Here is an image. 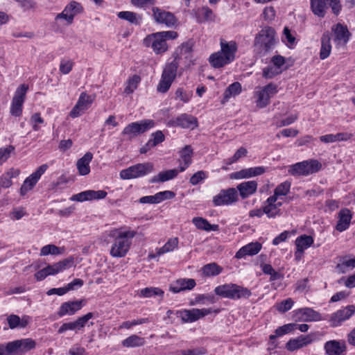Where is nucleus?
Wrapping results in <instances>:
<instances>
[{"label":"nucleus","instance_id":"nucleus-33","mask_svg":"<svg viewBox=\"0 0 355 355\" xmlns=\"http://www.w3.org/2000/svg\"><path fill=\"white\" fill-rule=\"evenodd\" d=\"M296 314L299 315V318L305 322L320 321L322 317L320 313L315 311L311 308H302L296 311Z\"/></svg>","mask_w":355,"mask_h":355},{"label":"nucleus","instance_id":"nucleus-6","mask_svg":"<svg viewBox=\"0 0 355 355\" xmlns=\"http://www.w3.org/2000/svg\"><path fill=\"white\" fill-rule=\"evenodd\" d=\"M154 125L155 121L152 119L132 122L123 128L121 135L125 137V139L131 141L137 136L151 129Z\"/></svg>","mask_w":355,"mask_h":355},{"label":"nucleus","instance_id":"nucleus-58","mask_svg":"<svg viewBox=\"0 0 355 355\" xmlns=\"http://www.w3.org/2000/svg\"><path fill=\"white\" fill-rule=\"evenodd\" d=\"M207 178V173L204 171H198L195 173L190 178L189 182L192 185H197Z\"/></svg>","mask_w":355,"mask_h":355},{"label":"nucleus","instance_id":"nucleus-18","mask_svg":"<svg viewBox=\"0 0 355 355\" xmlns=\"http://www.w3.org/2000/svg\"><path fill=\"white\" fill-rule=\"evenodd\" d=\"M93 317L94 314L89 312L78 318L76 321L63 323L58 330V333L61 334L68 330L80 331L85 327L89 320L92 319Z\"/></svg>","mask_w":355,"mask_h":355},{"label":"nucleus","instance_id":"nucleus-9","mask_svg":"<svg viewBox=\"0 0 355 355\" xmlns=\"http://www.w3.org/2000/svg\"><path fill=\"white\" fill-rule=\"evenodd\" d=\"M28 90V86L25 84L21 85L17 88L12 97L10 108V113L12 116L18 117L22 114L23 105Z\"/></svg>","mask_w":355,"mask_h":355},{"label":"nucleus","instance_id":"nucleus-8","mask_svg":"<svg viewBox=\"0 0 355 355\" xmlns=\"http://www.w3.org/2000/svg\"><path fill=\"white\" fill-rule=\"evenodd\" d=\"M311 8L314 15L324 17L327 8V3L335 15H338L341 10L340 0H310Z\"/></svg>","mask_w":355,"mask_h":355},{"label":"nucleus","instance_id":"nucleus-10","mask_svg":"<svg viewBox=\"0 0 355 355\" xmlns=\"http://www.w3.org/2000/svg\"><path fill=\"white\" fill-rule=\"evenodd\" d=\"M277 93V87L273 83H269L263 87L258 88L255 92L257 106L260 108L266 107L270 103V98Z\"/></svg>","mask_w":355,"mask_h":355},{"label":"nucleus","instance_id":"nucleus-20","mask_svg":"<svg viewBox=\"0 0 355 355\" xmlns=\"http://www.w3.org/2000/svg\"><path fill=\"white\" fill-rule=\"evenodd\" d=\"M316 340V335H301L296 338L291 339L286 345L288 351L293 352L312 343Z\"/></svg>","mask_w":355,"mask_h":355},{"label":"nucleus","instance_id":"nucleus-59","mask_svg":"<svg viewBox=\"0 0 355 355\" xmlns=\"http://www.w3.org/2000/svg\"><path fill=\"white\" fill-rule=\"evenodd\" d=\"M15 150L13 146H8L6 148H0V165L5 162L10 157L11 153Z\"/></svg>","mask_w":355,"mask_h":355},{"label":"nucleus","instance_id":"nucleus-44","mask_svg":"<svg viewBox=\"0 0 355 355\" xmlns=\"http://www.w3.org/2000/svg\"><path fill=\"white\" fill-rule=\"evenodd\" d=\"M241 92V85L239 82H234L230 85L224 92V100L228 101L231 97L235 96Z\"/></svg>","mask_w":355,"mask_h":355},{"label":"nucleus","instance_id":"nucleus-41","mask_svg":"<svg viewBox=\"0 0 355 355\" xmlns=\"http://www.w3.org/2000/svg\"><path fill=\"white\" fill-rule=\"evenodd\" d=\"M119 19L125 20L130 24L139 26L140 25L142 17L140 15L131 11H121L117 13Z\"/></svg>","mask_w":355,"mask_h":355},{"label":"nucleus","instance_id":"nucleus-26","mask_svg":"<svg viewBox=\"0 0 355 355\" xmlns=\"http://www.w3.org/2000/svg\"><path fill=\"white\" fill-rule=\"evenodd\" d=\"M31 317L27 315H24L20 318L17 315L11 314L7 317L8 324L11 329L17 328L24 329L31 322Z\"/></svg>","mask_w":355,"mask_h":355},{"label":"nucleus","instance_id":"nucleus-35","mask_svg":"<svg viewBox=\"0 0 355 355\" xmlns=\"http://www.w3.org/2000/svg\"><path fill=\"white\" fill-rule=\"evenodd\" d=\"M93 154L90 152L86 153L84 156L80 158L76 163L78 173L80 175H86L90 172L89 163L92 160Z\"/></svg>","mask_w":355,"mask_h":355},{"label":"nucleus","instance_id":"nucleus-64","mask_svg":"<svg viewBox=\"0 0 355 355\" xmlns=\"http://www.w3.org/2000/svg\"><path fill=\"white\" fill-rule=\"evenodd\" d=\"M156 198L157 202L159 203L164 200L172 199L175 196V193L171 191H164L157 193Z\"/></svg>","mask_w":355,"mask_h":355},{"label":"nucleus","instance_id":"nucleus-55","mask_svg":"<svg viewBox=\"0 0 355 355\" xmlns=\"http://www.w3.org/2000/svg\"><path fill=\"white\" fill-rule=\"evenodd\" d=\"M282 69L272 66H268L263 69V77L267 79L272 78L282 73Z\"/></svg>","mask_w":355,"mask_h":355},{"label":"nucleus","instance_id":"nucleus-45","mask_svg":"<svg viewBox=\"0 0 355 355\" xmlns=\"http://www.w3.org/2000/svg\"><path fill=\"white\" fill-rule=\"evenodd\" d=\"M178 245V239L177 237L171 238L162 248L157 250V255L172 252L174 249L177 248Z\"/></svg>","mask_w":355,"mask_h":355},{"label":"nucleus","instance_id":"nucleus-34","mask_svg":"<svg viewBox=\"0 0 355 355\" xmlns=\"http://www.w3.org/2000/svg\"><path fill=\"white\" fill-rule=\"evenodd\" d=\"M236 189L239 191L241 198L245 199L256 192L257 182L254 180L244 182L239 184Z\"/></svg>","mask_w":355,"mask_h":355},{"label":"nucleus","instance_id":"nucleus-4","mask_svg":"<svg viewBox=\"0 0 355 355\" xmlns=\"http://www.w3.org/2000/svg\"><path fill=\"white\" fill-rule=\"evenodd\" d=\"M322 164L316 159H308L289 166L288 172L293 176H307L318 172Z\"/></svg>","mask_w":355,"mask_h":355},{"label":"nucleus","instance_id":"nucleus-32","mask_svg":"<svg viewBox=\"0 0 355 355\" xmlns=\"http://www.w3.org/2000/svg\"><path fill=\"white\" fill-rule=\"evenodd\" d=\"M180 163L178 167L180 172L184 171L192 162L193 149L191 146H185L180 152Z\"/></svg>","mask_w":355,"mask_h":355},{"label":"nucleus","instance_id":"nucleus-16","mask_svg":"<svg viewBox=\"0 0 355 355\" xmlns=\"http://www.w3.org/2000/svg\"><path fill=\"white\" fill-rule=\"evenodd\" d=\"M168 125L173 127H180L182 128H188L193 130L198 125L197 119L187 114H182L177 116L170 119L167 122Z\"/></svg>","mask_w":355,"mask_h":355},{"label":"nucleus","instance_id":"nucleus-40","mask_svg":"<svg viewBox=\"0 0 355 355\" xmlns=\"http://www.w3.org/2000/svg\"><path fill=\"white\" fill-rule=\"evenodd\" d=\"M192 223L198 229L201 230H205L207 232L218 230V225H211L207 219L202 217H194L192 219Z\"/></svg>","mask_w":355,"mask_h":355},{"label":"nucleus","instance_id":"nucleus-24","mask_svg":"<svg viewBox=\"0 0 355 355\" xmlns=\"http://www.w3.org/2000/svg\"><path fill=\"white\" fill-rule=\"evenodd\" d=\"M266 172V168L264 166H256L248 168L242 169L239 171L232 173L230 175L232 179H244L250 178L257 175L263 174Z\"/></svg>","mask_w":355,"mask_h":355},{"label":"nucleus","instance_id":"nucleus-12","mask_svg":"<svg viewBox=\"0 0 355 355\" xmlns=\"http://www.w3.org/2000/svg\"><path fill=\"white\" fill-rule=\"evenodd\" d=\"M47 168V164H42L39 166L35 172L31 173L25 179L20 188L21 196H25L29 191L33 189Z\"/></svg>","mask_w":355,"mask_h":355},{"label":"nucleus","instance_id":"nucleus-17","mask_svg":"<svg viewBox=\"0 0 355 355\" xmlns=\"http://www.w3.org/2000/svg\"><path fill=\"white\" fill-rule=\"evenodd\" d=\"M144 43L147 46H151L156 54L162 53L168 49L166 42L159 33L147 36L144 39Z\"/></svg>","mask_w":355,"mask_h":355},{"label":"nucleus","instance_id":"nucleus-63","mask_svg":"<svg viewBox=\"0 0 355 355\" xmlns=\"http://www.w3.org/2000/svg\"><path fill=\"white\" fill-rule=\"evenodd\" d=\"M293 303L294 302L291 298H287L277 305V310L279 312L285 313L292 308Z\"/></svg>","mask_w":355,"mask_h":355},{"label":"nucleus","instance_id":"nucleus-47","mask_svg":"<svg viewBox=\"0 0 355 355\" xmlns=\"http://www.w3.org/2000/svg\"><path fill=\"white\" fill-rule=\"evenodd\" d=\"M144 343V338L137 336L132 335L123 340L122 344L126 347H135L143 345Z\"/></svg>","mask_w":355,"mask_h":355},{"label":"nucleus","instance_id":"nucleus-36","mask_svg":"<svg viewBox=\"0 0 355 355\" xmlns=\"http://www.w3.org/2000/svg\"><path fill=\"white\" fill-rule=\"evenodd\" d=\"M276 201L277 199L275 196H270L263 205V211L269 218H274L281 214L280 209H277V207L275 205Z\"/></svg>","mask_w":355,"mask_h":355},{"label":"nucleus","instance_id":"nucleus-5","mask_svg":"<svg viewBox=\"0 0 355 355\" xmlns=\"http://www.w3.org/2000/svg\"><path fill=\"white\" fill-rule=\"evenodd\" d=\"M178 66L179 64L176 59L166 64L157 87V90L159 92L166 93L170 89L176 77Z\"/></svg>","mask_w":355,"mask_h":355},{"label":"nucleus","instance_id":"nucleus-1","mask_svg":"<svg viewBox=\"0 0 355 355\" xmlns=\"http://www.w3.org/2000/svg\"><path fill=\"white\" fill-rule=\"evenodd\" d=\"M134 231H122L112 229L105 233V241L111 243L110 254L114 258L124 257L128 252L132 239L135 236Z\"/></svg>","mask_w":355,"mask_h":355},{"label":"nucleus","instance_id":"nucleus-2","mask_svg":"<svg viewBox=\"0 0 355 355\" xmlns=\"http://www.w3.org/2000/svg\"><path fill=\"white\" fill-rule=\"evenodd\" d=\"M275 31L269 26L262 28L256 35L254 41L255 50L261 55L271 51L275 45Z\"/></svg>","mask_w":355,"mask_h":355},{"label":"nucleus","instance_id":"nucleus-62","mask_svg":"<svg viewBox=\"0 0 355 355\" xmlns=\"http://www.w3.org/2000/svg\"><path fill=\"white\" fill-rule=\"evenodd\" d=\"M297 329V324L294 323H289L287 324H284L276 329V333L277 336H283L286 334H288L294 329Z\"/></svg>","mask_w":355,"mask_h":355},{"label":"nucleus","instance_id":"nucleus-43","mask_svg":"<svg viewBox=\"0 0 355 355\" xmlns=\"http://www.w3.org/2000/svg\"><path fill=\"white\" fill-rule=\"evenodd\" d=\"M209 62L214 68H220L230 64L228 61L225 60L220 51H218L211 54L209 57Z\"/></svg>","mask_w":355,"mask_h":355},{"label":"nucleus","instance_id":"nucleus-42","mask_svg":"<svg viewBox=\"0 0 355 355\" xmlns=\"http://www.w3.org/2000/svg\"><path fill=\"white\" fill-rule=\"evenodd\" d=\"M223 271V268L216 263L212 262L205 265L202 268V274L206 277H213L219 275Z\"/></svg>","mask_w":355,"mask_h":355},{"label":"nucleus","instance_id":"nucleus-38","mask_svg":"<svg viewBox=\"0 0 355 355\" xmlns=\"http://www.w3.org/2000/svg\"><path fill=\"white\" fill-rule=\"evenodd\" d=\"M313 238L311 236L303 234L298 236L295 240V245L297 248L295 255L297 256L298 252L303 254L304 251L313 243Z\"/></svg>","mask_w":355,"mask_h":355},{"label":"nucleus","instance_id":"nucleus-54","mask_svg":"<svg viewBox=\"0 0 355 355\" xmlns=\"http://www.w3.org/2000/svg\"><path fill=\"white\" fill-rule=\"evenodd\" d=\"M6 355H18L21 354L17 340L9 342L4 345Z\"/></svg>","mask_w":355,"mask_h":355},{"label":"nucleus","instance_id":"nucleus-61","mask_svg":"<svg viewBox=\"0 0 355 355\" xmlns=\"http://www.w3.org/2000/svg\"><path fill=\"white\" fill-rule=\"evenodd\" d=\"M24 11L33 10L36 8V2L34 0H15Z\"/></svg>","mask_w":355,"mask_h":355},{"label":"nucleus","instance_id":"nucleus-39","mask_svg":"<svg viewBox=\"0 0 355 355\" xmlns=\"http://www.w3.org/2000/svg\"><path fill=\"white\" fill-rule=\"evenodd\" d=\"M180 172L178 169H171L165 171H162L159 173L157 175L153 177L150 182V183H157V182H164L166 181L171 180L175 178L178 174Z\"/></svg>","mask_w":355,"mask_h":355},{"label":"nucleus","instance_id":"nucleus-60","mask_svg":"<svg viewBox=\"0 0 355 355\" xmlns=\"http://www.w3.org/2000/svg\"><path fill=\"white\" fill-rule=\"evenodd\" d=\"M347 268H355V259L344 261L336 266V269L340 273H345Z\"/></svg>","mask_w":355,"mask_h":355},{"label":"nucleus","instance_id":"nucleus-15","mask_svg":"<svg viewBox=\"0 0 355 355\" xmlns=\"http://www.w3.org/2000/svg\"><path fill=\"white\" fill-rule=\"evenodd\" d=\"M355 313V306L348 305L343 309L338 310L329 316V322L331 327L340 326L343 322L349 319Z\"/></svg>","mask_w":355,"mask_h":355},{"label":"nucleus","instance_id":"nucleus-52","mask_svg":"<svg viewBox=\"0 0 355 355\" xmlns=\"http://www.w3.org/2000/svg\"><path fill=\"white\" fill-rule=\"evenodd\" d=\"M164 291L159 288L150 287L145 288L140 291V295L144 297H151L153 296H163Z\"/></svg>","mask_w":355,"mask_h":355},{"label":"nucleus","instance_id":"nucleus-25","mask_svg":"<svg viewBox=\"0 0 355 355\" xmlns=\"http://www.w3.org/2000/svg\"><path fill=\"white\" fill-rule=\"evenodd\" d=\"M237 49V44L235 41L226 42L223 40L220 41V53L223 55L225 60L230 63L235 60Z\"/></svg>","mask_w":355,"mask_h":355},{"label":"nucleus","instance_id":"nucleus-13","mask_svg":"<svg viewBox=\"0 0 355 355\" xmlns=\"http://www.w3.org/2000/svg\"><path fill=\"white\" fill-rule=\"evenodd\" d=\"M238 200L237 191L234 188L222 189L213 198L214 206L230 205Z\"/></svg>","mask_w":355,"mask_h":355},{"label":"nucleus","instance_id":"nucleus-7","mask_svg":"<svg viewBox=\"0 0 355 355\" xmlns=\"http://www.w3.org/2000/svg\"><path fill=\"white\" fill-rule=\"evenodd\" d=\"M153 165L150 162L137 164L120 171L119 175L122 180L139 178L151 173Z\"/></svg>","mask_w":355,"mask_h":355},{"label":"nucleus","instance_id":"nucleus-11","mask_svg":"<svg viewBox=\"0 0 355 355\" xmlns=\"http://www.w3.org/2000/svg\"><path fill=\"white\" fill-rule=\"evenodd\" d=\"M212 312L214 311L211 309H191L178 311L176 315L180 317L184 322H193ZM214 312L218 313L219 311L215 310Z\"/></svg>","mask_w":355,"mask_h":355},{"label":"nucleus","instance_id":"nucleus-49","mask_svg":"<svg viewBox=\"0 0 355 355\" xmlns=\"http://www.w3.org/2000/svg\"><path fill=\"white\" fill-rule=\"evenodd\" d=\"M94 100V97L87 94L85 92L81 93L76 103L78 106L82 107V110H87Z\"/></svg>","mask_w":355,"mask_h":355},{"label":"nucleus","instance_id":"nucleus-57","mask_svg":"<svg viewBox=\"0 0 355 355\" xmlns=\"http://www.w3.org/2000/svg\"><path fill=\"white\" fill-rule=\"evenodd\" d=\"M175 98H179L183 103H188L191 98L193 94L192 92H186L183 89V88H178L175 93Z\"/></svg>","mask_w":355,"mask_h":355},{"label":"nucleus","instance_id":"nucleus-22","mask_svg":"<svg viewBox=\"0 0 355 355\" xmlns=\"http://www.w3.org/2000/svg\"><path fill=\"white\" fill-rule=\"evenodd\" d=\"M84 306V300L69 301L61 304L58 315L59 317H63L66 315H71L81 309Z\"/></svg>","mask_w":355,"mask_h":355},{"label":"nucleus","instance_id":"nucleus-56","mask_svg":"<svg viewBox=\"0 0 355 355\" xmlns=\"http://www.w3.org/2000/svg\"><path fill=\"white\" fill-rule=\"evenodd\" d=\"M193 44L191 42L183 43L179 49L180 56H184L185 59L191 58Z\"/></svg>","mask_w":355,"mask_h":355},{"label":"nucleus","instance_id":"nucleus-27","mask_svg":"<svg viewBox=\"0 0 355 355\" xmlns=\"http://www.w3.org/2000/svg\"><path fill=\"white\" fill-rule=\"evenodd\" d=\"M352 214L349 209L347 208L342 209L338 214V222L336 226V230L343 232L349 228Z\"/></svg>","mask_w":355,"mask_h":355},{"label":"nucleus","instance_id":"nucleus-37","mask_svg":"<svg viewBox=\"0 0 355 355\" xmlns=\"http://www.w3.org/2000/svg\"><path fill=\"white\" fill-rule=\"evenodd\" d=\"M331 35L329 31H326L323 33L321 38L320 59L324 60L328 58L331 53Z\"/></svg>","mask_w":355,"mask_h":355},{"label":"nucleus","instance_id":"nucleus-53","mask_svg":"<svg viewBox=\"0 0 355 355\" xmlns=\"http://www.w3.org/2000/svg\"><path fill=\"white\" fill-rule=\"evenodd\" d=\"M290 189L291 183L288 181H285L275 188L274 195L272 196H275L277 200L278 196H286L289 192Z\"/></svg>","mask_w":355,"mask_h":355},{"label":"nucleus","instance_id":"nucleus-19","mask_svg":"<svg viewBox=\"0 0 355 355\" xmlns=\"http://www.w3.org/2000/svg\"><path fill=\"white\" fill-rule=\"evenodd\" d=\"M83 11L81 4L75 1H71L63 10V11L56 16V19H63L67 21L69 24H71L76 15Z\"/></svg>","mask_w":355,"mask_h":355},{"label":"nucleus","instance_id":"nucleus-14","mask_svg":"<svg viewBox=\"0 0 355 355\" xmlns=\"http://www.w3.org/2000/svg\"><path fill=\"white\" fill-rule=\"evenodd\" d=\"M152 11L153 19L156 23L164 24L168 28L177 24L178 20L172 12L164 10L158 7H153Z\"/></svg>","mask_w":355,"mask_h":355},{"label":"nucleus","instance_id":"nucleus-29","mask_svg":"<svg viewBox=\"0 0 355 355\" xmlns=\"http://www.w3.org/2000/svg\"><path fill=\"white\" fill-rule=\"evenodd\" d=\"M261 244L259 242L250 243L239 250L236 253V259H242L245 256H253L259 252L261 249Z\"/></svg>","mask_w":355,"mask_h":355},{"label":"nucleus","instance_id":"nucleus-21","mask_svg":"<svg viewBox=\"0 0 355 355\" xmlns=\"http://www.w3.org/2000/svg\"><path fill=\"white\" fill-rule=\"evenodd\" d=\"M107 194V192L103 190H87L73 195L71 200L78 202L101 200L105 198Z\"/></svg>","mask_w":355,"mask_h":355},{"label":"nucleus","instance_id":"nucleus-3","mask_svg":"<svg viewBox=\"0 0 355 355\" xmlns=\"http://www.w3.org/2000/svg\"><path fill=\"white\" fill-rule=\"evenodd\" d=\"M214 293L222 297L234 300L248 299L252 295V292L250 289L233 283L216 286L214 289Z\"/></svg>","mask_w":355,"mask_h":355},{"label":"nucleus","instance_id":"nucleus-46","mask_svg":"<svg viewBox=\"0 0 355 355\" xmlns=\"http://www.w3.org/2000/svg\"><path fill=\"white\" fill-rule=\"evenodd\" d=\"M64 248H60L55 245L49 244L43 246L40 250V256H47L49 254L58 255L62 254Z\"/></svg>","mask_w":355,"mask_h":355},{"label":"nucleus","instance_id":"nucleus-31","mask_svg":"<svg viewBox=\"0 0 355 355\" xmlns=\"http://www.w3.org/2000/svg\"><path fill=\"white\" fill-rule=\"evenodd\" d=\"M324 348L327 355H342L346 350L345 342L329 340L325 343Z\"/></svg>","mask_w":355,"mask_h":355},{"label":"nucleus","instance_id":"nucleus-50","mask_svg":"<svg viewBox=\"0 0 355 355\" xmlns=\"http://www.w3.org/2000/svg\"><path fill=\"white\" fill-rule=\"evenodd\" d=\"M19 170L17 168H10L8 172L3 174L0 178L4 182L5 186H8L9 187L12 185V182L11 179L13 178H17L19 175Z\"/></svg>","mask_w":355,"mask_h":355},{"label":"nucleus","instance_id":"nucleus-30","mask_svg":"<svg viewBox=\"0 0 355 355\" xmlns=\"http://www.w3.org/2000/svg\"><path fill=\"white\" fill-rule=\"evenodd\" d=\"M196 286L193 279H179L171 284L169 289L174 293H178L185 290H191Z\"/></svg>","mask_w":355,"mask_h":355},{"label":"nucleus","instance_id":"nucleus-48","mask_svg":"<svg viewBox=\"0 0 355 355\" xmlns=\"http://www.w3.org/2000/svg\"><path fill=\"white\" fill-rule=\"evenodd\" d=\"M21 354H24L36 346L35 341L32 338H22L17 340Z\"/></svg>","mask_w":355,"mask_h":355},{"label":"nucleus","instance_id":"nucleus-28","mask_svg":"<svg viewBox=\"0 0 355 355\" xmlns=\"http://www.w3.org/2000/svg\"><path fill=\"white\" fill-rule=\"evenodd\" d=\"M332 31L334 33V41L337 44H345L349 40L350 33L347 26L341 24H337L332 27Z\"/></svg>","mask_w":355,"mask_h":355},{"label":"nucleus","instance_id":"nucleus-51","mask_svg":"<svg viewBox=\"0 0 355 355\" xmlns=\"http://www.w3.org/2000/svg\"><path fill=\"white\" fill-rule=\"evenodd\" d=\"M140 81L141 78L137 75H134L132 77L130 78L124 89V92L127 94H132L137 89Z\"/></svg>","mask_w":355,"mask_h":355},{"label":"nucleus","instance_id":"nucleus-23","mask_svg":"<svg viewBox=\"0 0 355 355\" xmlns=\"http://www.w3.org/2000/svg\"><path fill=\"white\" fill-rule=\"evenodd\" d=\"M73 263L74 258L73 257H69L58 263L48 265L45 268L48 275H55L66 269L71 268Z\"/></svg>","mask_w":355,"mask_h":355}]
</instances>
